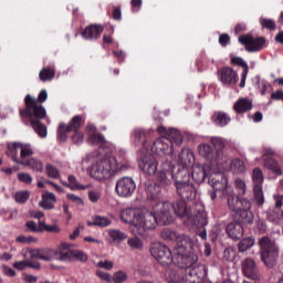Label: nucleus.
Listing matches in <instances>:
<instances>
[{"label": "nucleus", "instance_id": "obj_26", "mask_svg": "<svg viewBox=\"0 0 283 283\" xmlns=\"http://www.w3.org/2000/svg\"><path fill=\"white\" fill-rule=\"evenodd\" d=\"M211 145L216 149V151H214L216 158L219 159V161L221 163V166H222L228 160L227 156H224V147H227L224 139H222L220 137H212Z\"/></svg>", "mask_w": 283, "mask_h": 283}, {"label": "nucleus", "instance_id": "obj_17", "mask_svg": "<svg viewBox=\"0 0 283 283\" xmlns=\"http://www.w3.org/2000/svg\"><path fill=\"white\" fill-rule=\"evenodd\" d=\"M199 155L202 158H206L208 163L206 165H210L213 168L222 167V161L219 158H216V153L213 151V147L209 144H201L199 146Z\"/></svg>", "mask_w": 283, "mask_h": 283}, {"label": "nucleus", "instance_id": "obj_31", "mask_svg": "<svg viewBox=\"0 0 283 283\" xmlns=\"http://www.w3.org/2000/svg\"><path fill=\"white\" fill-rule=\"evenodd\" d=\"M263 165L265 169H269L274 176H282V167L277 160L272 157L264 158Z\"/></svg>", "mask_w": 283, "mask_h": 283}, {"label": "nucleus", "instance_id": "obj_63", "mask_svg": "<svg viewBox=\"0 0 283 283\" xmlns=\"http://www.w3.org/2000/svg\"><path fill=\"white\" fill-rule=\"evenodd\" d=\"M235 187L239 189L240 193H244L247 189V184L241 178H237L234 181Z\"/></svg>", "mask_w": 283, "mask_h": 283}, {"label": "nucleus", "instance_id": "obj_6", "mask_svg": "<svg viewBox=\"0 0 283 283\" xmlns=\"http://www.w3.org/2000/svg\"><path fill=\"white\" fill-rule=\"evenodd\" d=\"M83 125H85L83 115H75L69 124L60 123L57 127V140H60V143H65V140H67V135L73 132L71 137L72 143L74 145L83 144V140H85V134L78 130Z\"/></svg>", "mask_w": 283, "mask_h": 283}, {"label": "nucleus", "instance_id": "obj_57", "mask_svg": "<svg viewBox=\"0 0 283 283\" xmlns=\"http://www.w3.org/2000/svg\"><path fill=\"white\" fill-rule=\"evenodd\" d=\"M208 196H209L210 200H216V198H218V196H219V198L227 197V193L223 192V191H218V190L212 188V190L208 191Z\"/></svg>", "mask_w": 283, "mask_h": 283}, {"label": "nucleus", "instance_id": "obj_46", "mask_svg": "<svg viewBox=\"0 0 283 283\" xmlns=\"http://www.w3.org/2000/svg\"><path fill=\"white\" fill-rule=\"evenodd\" d=\"M127 244L130 247V249H135L137 251H140L144 247L143 240H140L138 237L129 238L127 240Z\"/></svg>", "mask_w": 283, "mask_h": 283}, {"label": "nucleus", "instance_id": "obj_54", "mask_svg": "<svg viewBox=\"0 0 283 283\" xmlns=\"http://www.w3.org/2000/svg\"><path fill=\"white\" fill-rule=\"evenodd\" d=\"M113 282L115 283H123L127 282V273L124 271H118L113 275Z\"/></svg>", "mask_w": 283, "mask_h": 283}, {"label": "nucleus", "instance_id": "obj_35", "mask_svg": "<svg viewBox=\"0 0 283 283\" xmlns=\"http://www.w3.org/2000/svg\"><path fill=\"white\" fill-rule=\"evenodd\" d=\"M165 138L172 142V145H182V134L176 128L168 129V136Z\"/></svg>", "mask_w": 283, "mask_h": 283}, {"label": "nucleus", "instance_id": "obj_43", "mask_svg": "<svg viewBox=\"0 0 283 283\" xmlns=\"http://www.w3.org/2000/svg\"><path fill=\"white\" fill-rule=\"evenodd\" d=\"M112 224V220L105 218V217H95L94 221H88V227H109Z\"/></svg>", "mask_w": 283, "mask_h": 283}, {"label": "nucleus", "instance_id": "obj_27", "mask_svg": "<svg viewBox=\"0 0 283 283\" xmlns=\"http://www.w3.org/2000/svg\"><path fill=\"white\" fill-rule=\"evenodd\" d=\"M191 175L189 174V169L185 166H178L177 168L172 169V180L175 185L179 182H191L190 180Z\"/></svg>", "mask_w": 283, "mask_h": 283}, {"label": "nucleus", "instance_id": "obj_12", "mask_svg": "<svg viewBox=\"0 0 283 283\" xmlns=\"http://www.w3.org/2000/svg\"><path fill=\"white\" fill-rule=\"evenodd\" d=\"M208 182L212 187V189H214V191H222L223 193H226L227 200H229L231 196H237L235 193H233V190L229 188V179L227 178V175H224V172L216 171V169H212Z\"/></svg>", "mask_w": 283, "mask_h": 283}, {"label": "nucleus", "instance_id": "obj_33", "mask_svg": "<svg viewBox=\"0 0 283 283\" xmlns=\"http://www.w3.org/2000/svg\"><path fill=\"white\" fill-rule=\"evenodd\" d=\"M30 125L32 129L40 136V138H46L48 137V126L45 124L41 123V119H32L30 122Z\"/></svg>", "mask_w": 283, "mask_h": 283}, {"label": "nucleus", "instance_id": "obj_53", "mask_svg": "<svg viewBox=\"0 0 283 283\" xmlns=\"http://www.w3.org/2000/svg\"><path fill=\"white\" fill-rule=\"evenodd\" d=\"M25 227L31 233H43V229L39 228L34 221H27Z\"/></svg>", "mask_w": 283, "mask_h": 283}, {"label": "nucleus", "instance_id": "obj_21", "mask_svg": "<svg viewBox=\"0 0 283 283\" xmlns=\"http://www.w3.org/2000/svg\"><path fill=\"white\" fill-rule=\"evenodd\" d=\"M142 211L138 208H125L120 211V220L126 224H130L132 229H136Z\"/></svg>", "mask_w": 283, "mask_h": 283}, {"label": "nucleus", "instance_id": "obj_55", "mask_svg": "<svg viewBox=\"0 0 283 283\" xmlns=\"http://www.w3.org/2000/svg\"><path fill=\"white\" fill-rule=\"evenodd\" d=\"M73 258L78 262H87V254L81 250H73Z\"/></svg>", "mask_w": 283, "mask_h": 283}, {"label": "nucleus", "instance_id": "obj_62", "mask_svg": "<svg viewBox=\"0 0 283 283\" xmlns=\"http://www.w3.org/2000/svg\"><path fill=\"white\" fill-rule=\"evenodd\" d=\"M35 101H38V104L43 105V103L48 101V91L46 90L40 91L38 98H35Z\"/></svg>", "mask_w": 283, "mask_h": 283}, {"label": "nucleus", "instance_id": "obj_40", "mask_svg": "<svg viewBox=\"0 0 283 283\" xmlns=\"http://www.w3.org/2000/svg\"><path fill=\"white\" fill-rule=\"evenodd\" d=\"M22 167H29L33 171H38L41 174L43 171V161L36 159V158H31L29 161H27Z\"/></svg>", "mask_w": 283, "mask_h": 283}, {"label": "nucleus", "instance_id": "obj_39", "mask_svg": "<svg viewBox=\"0 0 283 283\" xmlns=\"http://www.w3.org/2000/svg\"><path fill=\"white\" fill-rule=\"evenodd\" d=\"M90 145H107V139H105V136L101 133H93L88 137Z\"/></svg>", "mask_w": 283, "mask_h": 283}, {"label": "nucleus", "instance_id": "obj_19", "mask_svg": "<svg viewBox=\"0 0 283 283\" xmlns=\"http://www.w3.org/2000/svg\"><path fill=\"white\" fill-rule=\"evenodd\" d=\"M172 169L174 166H171V161H166L161 165V169L157 171L156 180L161 187L171 185Z\"/></svg>", "mask_w": 283, "mask_h": 283}, {"label": "nucleus", "instance_id": "obj_3", "mask_svg": "<svg viewBox=\"0 0 283 283\" xmlns=\"http://www.w3.org/2000/svg\"><path fill=\"white\" fill-rule=\"evenodd\" d=\"M176 264L185 269L182 283H205L208 271L207 265L198 263V255L193 253V242L190 249H177Z\"/></svg>", "mask_w": 283, "mask_h": 283}, {"label": "nucleus", "instance_id": "obj_2", "mask_svg": "<svg viewBox=\"0 0 283 283\" xmlns=\"http://www.w3.org/2000/svg\"><path fill=\"white\" fill-rule=\"evenodd\" d=\"M228 209L233 213L235 222L227 226V233L231 240H241L244 235V227L242 224H253L251 200L244 197L230 196L228 198Z\"/></svg>", "mask_w": 283, "mask_h": 283}, {"label": "nucleus", "instance_id": "obj_49", "mask_svg": "<svg viewBox=\"0 0 283 283\" xmlns=\"http://www.w3.org/2000/svg\"><path fill=\"white\" fill-rule=\"evenodd\" d=\"M67 180H69V185L73 191L76 189H82L83 191H84V189H87V186H83V185L78 184V181L76 180V177H74V175H70L67 177Z\"/></svg>", "mask_w": 283, "mask_h": 283}, {"label": "nucleus", "instance_id": "obj_1", "mask_svg": "<svg viewBox=\"0 0 283 283\" xmlns=\"http://www.w3.org/2000/svg\"><path fill=\"white\" fill-rule=\"evenodd\" d=\"M146 193L150 200L153 211H142L136 227L132 228V233L140 238H148L149 231H154L158 224L167 226L174 222V203L163 201V188L160 185L147 182Z\"/></svg>", "mask_w": 283, "mask_h": 283}, {"label": "nucleus", "instance_id": "obj_52", "mask_svg": "<svg viewBox=\"0 0 283 283\" xmlns=\"http://www.w3.org/2000/svg\"><path fill=\"white\" fill-rule=\"evenodd\" d=\"M260 25L264 28L265 30H275V21L266 18H261L260 19Z\"/></svg>", "mask_w": 283, "mask_h": 283}, {"label": "nucleus", "instance_id": "obj_30", "mask_svg": "<svg viewBox=\"0 0 283 283\" xmlns=\"http://www.w3.org/2000/svg\"><path fill=\"white\" fill-rule=\"evenodd\" d=\"M179 160L182 167H193V163H196V157L193 156V151L189 148H182L179 154Z\"/></svg>", "mask_w": 283, "mask_h": 283}, {"label": "nucleus", "instance_id": "obj_25", "mask_svg": "<svg viewBox=\"0 0 283 283\" xmlns=\"http://www.w3.org/2000/svg\"><path fill=\"white\" fill-rule=\"evenodd\" d=\"M243 273L245 277L258 282L260 280V274L258 273V266L255 265V261L253 259H245L243 262Z\"/></svg>", "mask_w": 283, "mask_h": 283}, {"label": "nucleus", "instance_id": "obj_24", "mask_svg": "<svg viewBox=\"0 0 283 283\" xmlns=\"http://www.w3.org/2000/svg\"><path fill=\"white\" fill-rule=\"evenodd\" d=\"M103 30L104 28L101 24H91L82 31V36L88 41H98L101 34H103Z\"/></svg>", "mask_w": 283, "mask_h": 283}, {"label": "nucleus", "instance_id": "obj_7", "mask_svg": "<svg viewBox=\"0 0 283 283\" xmlns=\"http://www.w3.org/2000/svg\"><path fill=\"white\" fill-rule=\"evenodd\" d=\"M19 116L22 120H43L48 116V111L43 104H39L36 97L27 94L24 97V107L19 109Z\"/></svg>", "mask_w": 283, "mask_h": 283}, {"label": "nucleus", "instance_id": "obj_41", "mask_svg": "<svg viewBox=\"0 0 283 283\" xmlns=\"http://www.w3.org/2000/svg\"><path fill=\"white\" fill-rule=\"evenodd\" d=\"M252 180H253L254 187H262L264 182V174L262 172V169L254 168L252 170Z\"/></svg>", "mask_w": 283, "mask_h": 283}, {"label": "nucleus", "instance_id": "obj_48", "mask_svg": "<svg viewBox=\"0 0 283 283\" xmlns=\"http://www.w3.org/2000/svg\"><path fill=\"white\" fill-rule=\"evenodd\" d=\"M268 220L269 222H273V224H277L280 220H282V213L281 211L274 209L268 211Z\"/></svg>", "mask_w": 283, "mask_h": 283}, {"label": "nucleus", "instance_id": "obj_61", "mask_svg": "<svg viewBox=\"0 0 283 283\" xmlns=\"http://www.w3.org/2000/svg\"><path fill=\"white\" fill-rule=\"evenodd\" d=\"M272 101H283V91L279 90L271 94V99L269 101L268 105H271Z\"/></svg>", "mask_w": 283, "mask_h": 283}, {"label": "nucleus", "instance_id": "obj_32", "mask_svg": "<svg viewBox=\"0 0 283 283\" xmlns=\"http://www.w3.org/2000/svg\"><path fill=\"white\" fill-rule=\"evenodd\" d=\"M212 122L217 127H227V125L231 123V117H229L227 113L218 111L213 113Z\"/></svg>", "mask_w": 283, "mask_h": 283}, {"label": "nucleus", "instance_id": "obj_42", "mask_svg": "<svg viewBox=\"0 0 283 283\" xmlns=\"http://www.w3.org/2000/svg\"><path fill=\"white\" fill-rule=\"evenodd\" d=\"M253 244H255V239L248 237L242 239L239 242L238 249L240 251V253H244V251H249V249H251V247H253Z\"/></svg>", "mask_w": 283, "mask_h": 283}, {"label": "nucleus", "instance_id": "obj_56", "mask_svg": "<svg viewBox=\"0 0 283 283\" xmlns=\"http://www.w3.org/2000/svg\"><path fill=\"white\" fill-rule=\"evenodd\" d=\"M18 180H20V182H24L25 185H31L32 176H30L28 172H20L18 174Z\"/></svg>", "mask_w": 283, "mask_h": 283}, {"label": "nucleus", "instance_id": "obj_8", "mask_svg": "<svg viewBox=\"0 0 283 283\" xmlns=\"http://www.w3.org/2000/svg\"><path fill=\"white\" fill-rule=\"evenodd\" d=\"M7 156L15 163V165L24 166L25 163L33 158L34 148L32 147V144L13 142L7 146Z\"/></svg>", "mask_w": 283, "mask_h": 283}, {"label": "nucleus", "instance_id": "obj_16", "mask_svg": "<svg viewBox=\"0 0 283 283\" xmlns=\"http://www.w3.org/2000/svg\"><path fill=\"white\" fill-rule=\"evenodd\" d=\"M150 151L156 156H169V154H174V144L169 138H157L153 143Z\"/></svg>", "mask_w": 283, "mask_h": 283}, {"label": "nucleus", "instance_id": "obj_5", "mask_svg": "<svg viewBox=\"0 0 283 283\" xmlns=\"http://www.w3.org/2000/svg\"><path fill=\"white\" fill-rule=\"evenodd\" d=\"M175 189L180 199L175 205L172 203V216H185L187 209L193 207L198 189H196V185L191 181L175 184Z\"/></svg>", "mask_w": 283, "mask_h": 283}, {"label": "nucleus", "instance_id": "obj_50", "mask_svg": "<svg viewBox=\"0 0 283 283\" xmlns=\"http://www.w3.org/2000/svg\"><path fill=\"white\" fill-rule=\"evenodd\" d=\"M230 63L232 65H238L239 67H243V70L249 71V64H247V62L240 56H232Z\"/></svg>", "mask_w": 283, "mask_h": 283}, {"label": "nucleus", "instance_id": "obj_4", "mask_svg": "<svg viewBox=\"0 0 283 283\" xmlns=\"http://www.w3.org/2000/svg\"><path fill=\"white\" fill-rule=\"evenodd\" d=\"M128 169L129 164L125 163L118 166V160H116V157L105 156L92 164L90 168V176L94 180H98L101 182L103 180H109V178H114L116 174L127 171Z\"/></svg>", "mask_w": 283, "mask_h": 283}, {"label": "nucleus", "instance_id": "obj_20", "mask_svg": "<svg viewBox=\"0 0 283 283\" xmlns=\"http://www.w3.org/2000/svg\"><path fill=\"white\" fill-rule=\"evenodd\" d=\"M139 168L147 176H154L158 171V160L151 154L144 155L139 161Z\"/></svg>", "mask_w": 283, "mask_h": 283}, {"label": "nucleus", "instance_id": "obj_59", "mask_svg": "<svg viewBox=\"0 0 283 283\" xmlns=\"http://www.w3.org/2000/svg\"><path fill=\"white\" fill-rule=\"evenodd\" d=\"M219 43L222 48H227V45H229V43H231V36H229L228 33H222L219 36Z\"/></svg>", "mask_w": 283, "mask_h": 283}, {"label": "nucleus", "instance_id": "obj_22", "mask_svg": "<svg viewBox=\"0 0 283 283\" xmlns=\"http://www.w3.org/2000/svg\"><path fill=\"white\" fill-rule=\"evenodd\" d=\"M218 74L219 81H221L223 85H235V83L240 81L238 72H235L231 66H223L219 70Z\"/></svg>", "mask_w": 283, "mask_h": 283}, {"label": "nucleus", "instance_id": "obj_11", "mask_svg": "<svg viewBox=\"0 0 283 283\" xmlns=\"http://www.w3.org/2000/svg\"><path fill=\"white\" fill-rule=\"evenodd\" d=\"M149 252L151 258H154V260H156L161 266H169V264L174 263L171 249L163 242L151 243Z\"/></svg>", "mask_w": 283, "mask_h": 283}, {"label": "nucleus", "instance_id": "obj_38", "mask_svg": "<svg viewBox=\"0 0 283 283\" xmlns=\"http://www.w3.org/2000/svg\"><path fill=\"white\" fill-rule=\"evenodd\" d=\"M230 169L234 171V174H244V171H247V166L242 159L235 158L231 160Z\"/></svg>", "mask_w": 283, "mask_h": 283}, {"label": "nucleus", "instance_id": "obj_44", "mask_svg": "<svg viewBox=\"0 0 283 283\" xmlns=\"http://www.w3.org/2000/svg\"><path fill=\"white\" fill-rule=\"evenodd\" d=\"M253 193L258 207H262V205H264V192L262 191V187H253Z\"/></svg>", "mask_w": 283, "mask_h": 283}, {"label": "nucleus", "instance_id": "obj_15", "mask_svg": "<svg viewBox=\"0 0 283 283\" xmlns=\"http://www.w3.org/2000/svg\"><path fill=\"white\" fill-rule=\"evenodd\" d=\"M115 191L119 198H132L136 191V181L132 177H122L116 181Z\"/></svg>", "mask_w": 283, "mask_h": 283}, {"label": "nucleus", "instance_id": "obj_45", "mask_svg": "<svg viewBox=\"0 0 283 283\" xmlns=\"http://www.w3.org/2000/svg\"><path fill=\"white\" fill-rule=\"evenodd\" d=\"M45 171L49 178H53L54 180L61 178V171H59L56 167L52 166V164H48L45 166Z\"/></svg>", "mask_w": 283, "mask_h": 283}, {"label": "nucleus", "instance_id": "obj_14", "mask_svg": "<svg viewBox=\"0 0 283 283\" xmlns=\"http://www.w3.org/2000/svg\"><path fill=\"white\" fill-rule=\"evenodd\" d=\"M239 43L244 45L247 52H262L266 48V38L253 36L251 33L242 34L239 36Z\"/></svg>", "mask_w": 283, "mask_h": 283}, {"label": "nucleus", "instance_id": "obj_37", "mask_svg": "<svg viewBox=\"0 0 283 283\" xmlns=\"http://www.w3.org/2000/svg\"><path fill=\"white\" fill-rule=\"evenodd\" d=\"M56 76V72L54 69L51 67H43L39 73V78L42 81V83H45L48 81H52Z\"/></svg>", "mask_w": 283, "mask_h": 283}, {"label": "nucleus", "instance_id": "obj_34", "mask_svg": "<svg viewBox=\"0 0 283 283\" xmlns=\"http://www.w3.org/2000/svg\"><path fill=\"white\" fill-rule=\"evenodd\" d=\"M54 202H56V196L52 192H46L42 195V201H40L39 206L42 207V209L50 210L54 209Z\"/></svg>", "mask_w": 283, "mask_h": 283}, {"label": "nucleus", "instance_id": "obj_23", "mask_svg": "<svg viewBox=\"0 0 283 283\" xmlns=\"http://www.w3.org/2000/svg\"><path fill=\"white\" fill-rule=\"evenodd\" d=\"M30 258L35 260H43V262H52L56 255V251L48 248L32 249L29 251Z\"/></svg>", "mask_w": 283, "mask_h": 283}, {"label": "nucleus", "instance_id": "obj_10", "mask_svg": "<svg viewBox=\"0 0 283 283\" xmlns=\"http://www.w3.org/2000/svg\"><path fill=\"white\" fill-rule=\"evenodd\" d=\"M186 214L178 218H187V224H192L196 229H205L209 224L207 212L199 202H193L190 208H186Z\"/></svg>", "mask_w": 283, "mask_h": 283}, {"label": "nucleus", "instance_id": "obj_13", "mask_svg": "<svg viewBox=\"0 0 283 283\" xmlns=\"http://www.w3.org/2000/svg\"><path fill=\"white\" fill-rule=\"evenodd\" d=\"M163 240L167 242H176V250L177 249H191L193 247V241L187 234H180L172 229L165 228L161 231Z\"/></svg>", "mask_w": 283, "mask_h": 283}, {"label": "nucleus", "instance_id": "obj_28", "mask_svg": "<svg viewBox=\"0 0 283 283\" xmlns=\"http://www.w3.org/2000/svg\"><path fill=\"white\" fill-rule=\"evenodd\" d=\"M133 140L136 145H143L144 149H149V132L145 130L144 128H135L133 130Z\"/></svg>", "mask_w": 283, "mask_h": 283}, {"label": "nucleus", "instance_id": "obj_47", "mask_svg": "<svg viewBox=\"0 0 283 283\" xmlns=\"http://www.w3.org/2000/svg\"><path fill=\"white\" fill-rule=\"evenodd\" d=\"M15 202L19 205H25L30 200V192L28 190L18 191L14 196Z\"/></svg>", "mask_w": 283, "mask_h": 283}, {"label": "nucleus", "instance_id": "obj_64", "mask_svg": "<svg viewBox=\"0 0 283 283\" xmlns=\"http://www.w3.org/2000/svg\"><path fill=\"white\" fill-rule=\"evenodd\" d=\"M112 17H113L114 21H120V19H123V12L120 11V7L113 8Z\"/></svg>", "mask_w": 283, "mask_h": 283}, {"label": "nucleus", "instance_id": "obj_58", "mask_svg": "<svg viewBox=\"0 0 283 283\" xmlns=\"http://www.w3.org/2000/svg\"><path fill=\"white\" fill-rule=\"evenodd\" d=\"M96 266L98 269H105L106 271H112L114 269V263L112 261H99Z\"/></svg>", "mask_w": 283, "mask_h": 283}, {"label": "nucleus", "instance_id": "obj_51", "mask_svg": "<svg viewBox=\"0 0 283 283\" xmlns=\"http://www.w3.org/2000/svg\"><path fill=\"white\" fill-rule=\"evenodd\" d=\"M56 255H59L57 258H59V260H61L62 262H67V261H70V260H72V259H74V250H67V251H65V252H56ZM56 255H55V258H56Z\"/></svg>", "mask_w": 283, "mask_h": 283}, {"label": "nucleus", "instance_id": "obj_9", "mask_svg": "<svg viewBox=\"0 0 283 283\" xmlns=\"http://www.w3.org/2000/svg\"><path fill=\"white\" fill-rule=\"evenodd\" d=\"M261 260L268 266V269H273L277 264V259L280 258V249L275 241L271 240L269 237H262L259 240Z\"/></svg>", "mask_w": 283, "mask_h": 283}, {"label": "nucleus", "instance_id": "obj_36", "mask_svg": "<svg viewBox=\"0 0 283 283\" xmlns=\"http://www.w3.org/2000/svg\"><path fill=\"white\" fill-rule=\"evenodd\" d=\"M108 235L113 240V242L120 243L124 240H127V234L123 230L111 229L108 230Z\"/></svg>", "mask_w": 283, "mask_h": 283}, {"label": "nucleus", "instance_id": "obj_18", "mask_svg": "<svg viewBox=\"0 0 283 283\" xmlns=\"http://www.w3.org/2000/svg\"><path fill=\"white\" fill-rule=\"evenodd\" d=\"M213 169L217 168H213L210 164L195 166L191 171L192 180L199 185L202 184L203 180L211 177Z\"/></svg>", "mask_w": 283, "mask_h": 283}, {"label": "nucleus", "instance_id": "obj_29", "mask_svg": "<svg viewBox=\"0 0 283 283\" xmlns=\"http://www.w3.org/2000/svg\"><path fill=\"white\" fill-rule=\"evenodd\" d=\"M233 109L237 114H247L253 109V102L247 97H241L234 103Z\"/></svg>", "mask_w": 283, "mask_h": 283}, {"label": "nucleus", "instance_id": "obj_60", "mask_svg": "<svg viewBox=\"0 0 283 283\" xmlns=\"http://www.w3.org/2000/svg\"><path fill=\"white\" fill-rule=\"evenodd\" d=\"M88 199L91 202H98V200H101V192H98L96 190H90Z\"/></svg>", "mask_w": 283, "mask_h": 283}]
</instances>
